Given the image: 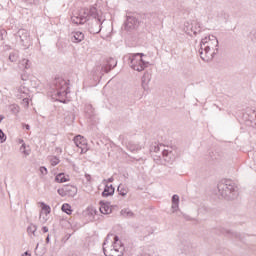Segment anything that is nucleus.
<instances>
[{
	"label": "nucleus",
	"mask_w": 256,
	"mask_h": 256,
	"mask_svg": "<svg viewBox=\"0 0 256 256\" xmlns=\"http://www.w3.org/2000/svg\"><path fill=\"white\" fill-rule=\"evenodd\" d=\"M202 61H213L215 55L219 53V40L214 35L202 38L198 51Z\"/></svg>",
	"instance_id": "obj_1"
},
{
	"label": "nucleus",
	"mask_w": 256,
	"mask_h": 256,
	"mask_svg": "<svg viewBox=\"0 0 256 256\" xmlns=\"http://www.w3.org/2000/svg\"><path fill=\"white\" fill-rule=\"evenodd\" d=\"M52 93L55 97H58L57 101L60 103H68L69 100L65 99L69 95V83L61 78H55L51 85Z\"/></svg>",
	"instance_id": "obj_2"
},
{
	"label": "nucleus",
	"mask_w": 256,
	"mask_h": 256,
	"mask_svg": "<svg viewBox=\"0 0 256 256\" xmlns=\"http://www.w3.org/2000/svg\"><path fill=\"white\" fill-rule=\"evenodd\" d=\"M218 192L226 201H233L239 196L237 186L232 180H222L218 183Z\"/></svg>",
	"instance_id": "obj_3"
},
{
	"label": "nucleus",
	"mask_w": 256,
	"mask_h": 256,
	"mask_svg": "<svg viewBox=\"0 0 256 256\" xmlns=\"http://www.w3.org/2000/svg\"><path fill=\"white\" fill-rule=\"evenodd\" d=\"M111 235L108 234L103 242V253L105 256H123V251H125V247L123 246V242L119 240V236L115 235L114 240L111 246L107 247L109 243V239Z\"/></svg>",
	"instance_id": "obj_4"
},
{
	"label": "nucleus",
	"mask_w": 256,
	"mask_h": 256,
	"mask_svg": "<svg viewBox=\"0 0 256 256\" xmlns=\"http://www.w3.org/2000/svg\"><path fill=\"white\" fill-rule=\"evenodd\" d=\"M143 57H145L144 53L130 54L128 57L129 67H131V69L134 71H138V73L145 71V69L149 67V62L143 60Z\"/></svg>",
	"instance_id": "obj_5"
},
{
	"label": "nucleus",
	"mask_w": 256,
	"mask_h": 256,
	"mask_svg": "<svg viewBox=\"0 0 256 256\" xmlns=\"http://www.w3.org/2000/svg\"><path fill=\"white\" fill-rule=\"evenodd\" d=\"M16 37H19L20 44L24 49H29L31 45H33V40H31V36L29 35V31L25 29L18 30Z\"/></svg>",
	"instance_id": "obj_6"
},
{
	"label": "nucleus",
	"mask_w": 256,
	"mask_h": 256,
	"mask_svg": "<svg viewBox=\"0 0 256 256\" xmlns=\"http://www.w3.org/2000/svg\"><path fill=\"white\" fill-rule=\"evenodd\" d=\"M136 27H139V20L135 16H127L124 22L125 31H133Z\"/></svg>",
	"instance_id": "obj_7"
},
{
	"label": "nucleus",
	"mask_w": 256,
	"mask_h": 256,
	"mask_svg": "<svg viewBox=\"0 0 256 256\" xmlns=\"http://www.w3.org/2000/svg\"><path fill=\"white\" fill-rule=\"evenodd\" d=\"M103 25V22L101 21V18H98L97 20H94L90 24H88V31L92 35H97V33H101V26Z\"/></svg>",
	"instance_id": "obj_8"
},
{
	"label": "nucleus",
	"mask_w": 256,
	"mask_h": 256,
	"mask_svg": "<svg viewBox=\"0 0 256 256\" xmlns=\"http://www.w3.org/2000/svg\"><path fill=\"white\" fill-rule=\"evenodd\" d=\"M73 141L76 147L81 149V153H86L87 151H89V149L87 148V140L85 139V137L77 135L76 137H74Z\"/></svg>",
	"instance_id": "obj_9"
},
{
	"label": "nucleus",
	"mask_w": 256,
	"mask_h": 256,
	"mask_svg": "<svg viewBox=\"0 0 256 256\" xmlns=\"http://www.w3.org/2000/svg\"><path fill=\"white\" fill-rule=\"evenodd\" d=\"M115 67H117V61L115 60V58L110 57L107 59L106 65L102 66L101 71H103L104 73H109L110 71H113Z\"/></svg>",
	"instance_id": "obj_10"
},
{
	"label": "nucleus",
	"mask_w": 256,
	"mask_h": 256,
	"mask_svg": "<svg viewBox=\"0 0 256 256\" xmlns=\"http://www.w3.org/2000/svg\"><path fill=\"white\" fill-rule=\"evenodd\" d=\"M151 79H152L151 70L144 72L142 79H141L142 88L144 89V91H147L149 89V83H151Z\"/></svg>",
	"instance_id": "obj_11"
},
{
	"label": "nucleus",
	"mask_w": 256,
	"mask_h": 256,
	"mask_svg": "<svg viewBox=\"0 0 256 256\" xmlns=\"http://www.w3.org/2000/svg\"><path fill=\"white\" fill-rule=\"evenodd\" d=\"M162 157L166 163H173L175 161L176 156L173 153V150L164 149L162 150Z\"/></svg>",
	"instance_id": "obj_12"
},
{
	"label": "nucleus",
	"mask_w": 256,
	"mask_h": 256,
	"mask_svg": "<svg viewBox=\"0 0 256 256\" xmlns=\"http://www.w3.org/2000/svg\"><path fill=\"white\" fill-rule=\"evenodd\" d=\"M100 213L103 215H110V213H113V209H111L109 202L100 201Z\"/></svg>",
	"instance_id": "obj_13"
},
{
	"label": "nucleus",
	"mask_w": 256,
	"mask_h": 256,
	"mask_svg": "<svg viewBox=\"0 0 256 256\" xmlns=\"http://www.w3.org/2000/svg\"><path fill=\"white\" fill-rule=\"evenodd\" d=\"M85 39V34L81 31L72 32L71 33V41L72 43H81Z\"/></svg>",
	"instance_id": "obj_14"
},
{
	"label": "nucleus",
	"mask_w": 256,
	"mask_h": 256,
	"mask_svg": "<svg viewBox=\"0 0 256 256\" xmlns=\"http://www.w3.org/2000/svg\"><path fill=\"white\" fill-rule=\"evenodd\" d=\"M113 195H115V187H113V185L105 184L102 197H113Z\"/></svg>",
	"instance_id": "obj_15"
},
{
	"label": "nucleus",
	"mask_w": 256,
	"mask_h": 256,
	"mask_svg": "<svg viewBox=\"0 0 256 256\" xmlns=\"http://www.w3.org/2000/svg\"><path fill=\"white\" fill-rule=\"evenodd\" d=\"M71 21L74 25H83L87 23L86 16H81L80 14H78V16H72Z\"/></svg>",
	"instance_id": "obj_16"
},
{
	"label": "nucleus",
	"mask_w": 256,
	"mask_h": 256,
	"mask_svg": "<svg viewBox=\"0 0 256 256\" xmlns=\"http://www.w3.org/2000/svg\"><path fill=\"white\" fill-rule=\"evenodd\" d=\"M222 235H226L227 237H231L232 239H241V234L237 232H233L231 230H227L225 228L221 229Z\"/></svg>",
	"instance_id": "obj_17"
},
{
	"label": "nucleus",
	"mask_w": 256,
	"mask_h": 256,
	"mask_svg": "<svg viewBox=\"0 0 256 256\" xmlns=\"http://www.w3.org/2000/svg\"><path fill=\"white\" fill-rule=\"evenodd\" d=\"M67 197H75L77 195V187L73 185H64Z\"/></svg>",
	"instance_id": "obj_18"
},
{
	"label": "nucleus",
	"mask_w": 256,
	"mask_h": 256,
	"mask_svg": "<svg viewBox=\"0 0 256 256\" xmlns=\"http://www.w3.org/2000/svg\"><path fill=\"white\" fill-rule=\"evenodd\" d=\"M179 201V195L174 194L171 199L173 213L179 211Z\"/></svg>",
	"instance_id": "obj_19"
},
{
	"label": "nucleus",
	"mask_w": 256,
	"mask_h": 256,
	"mask_svg": "<svg viewBox=\"0 0 256 256\" xmlns=\"http://www.w3.org/2000/svg\"><path fill=\"white\" fill-rule=\"evenodd\" d=\"M120 215L122 217H125V219H131L133 217H135V213H133V211H131V209L129 208H124L120 211Z\"/></svg>",
	"instance_id": "obj_20"
},
{
	"label": "nucleus",
	"mask_w": 256,
	"mask_h": 256,
	"mask_svg": "<svg viewBox=\"0 0 256 256\" xmlns=\"http://www.w3.org/2000/svg\"><path fill=\"white\" fill-rule=\"evenodd\" d=\"M69 181V176H65V173L61 172L55 176L56 183H67Z\"/></svg>",
	"instance_id": "obj_21"
},
{
	"label": "nucleus",
	"mask_w": 256,
	"mask_h": 256,
	"mask_svg": "<svg viewBox=\"0 0 256 256\" xmlns=\"http://www.w3.org/2000/svg\"><path fill=\"white\" fill-rule=\"evenodd\" d=\"M89 17H93L94 21H97V19H101L99 17V13L97 12V8L95 6H91L90 9H88Z\"/></svg>",
	"instance_id": "obj_22"
},
{
	"label": "nucleus",
	"mask_w": 256,
	"mask_h": 256,
	"mask_svg": "<svg viewBox=\"0 0 256 256\" xmlns=\"http://www.w3.org/2000/svg\"><path fill=\"white\" fill-rule=\"evenodd\" d=\"M18 93L17 94V97H29V88L25 87V86H21L19 89H18Z\"/></svg>",
	"instance_id": "obj_23"
},
{
	"label": "nucleus",
	"mask_w": 256,
	"mask_h": 256,
	"mask_svg": "<svg viewBox=\"0 0 256 256\" xmlns=\"http://www.w3.org/2000/svg\"><path fill=\"white\" fill-rule=\"evenodd\" d=\"M117 191L121 197H126L127 194L129 193V188H127L125 185L120 184L117 188Z\"/></svg>",
	"instance_id": "obj_24"
},
{
	"label": "nucleus",
	"mask_w": 256,
	"mask_h": 256,
	"mask_svg": "<svg viewBox=\"0 0 256 256\" xmlns=\"http://www.w3.org/2000/svg\"><path fill=\"white\" fill-rule=\"evenodd\" d=\"M19 68L20 69H30L31 68V61H29V59H22L19 62Z\"/></svg>",
	"instance_id": "obj_25"
},
{
	"label": "nucleus",
	"mask_w": 256,
	"mask_h": 256,
	"mask_svg": "<svg viewBox=\"0 0 256 256\" xmlns=\"http://www.w3.org/2000/svg\"><path fill=\"white\" fill-rule=\"evenodd\" d=\"M84 111H85L87 117H93V115H95V110L93 109V105H91V104H86Z\"/></svg>",
	"instance_id": "obj_26"
},
{
	"label": "nucleus",
	"mask_w": 256,
	"mask_h": 256,
	"mask_svg": "<svg viewBox=\"0 0 256 256\" xmlns=\"http://www.w3.org/2000/svg\"><path fill=\"white\" fill-rule=\"evenodd\" d=\"M28 235H33V237H37V225L31 223L30 226L27 227Z\"/></svg>",
	"instance_id": "obj_27"
},
{
	"label": "nucleus",
	"mask_w": 256,
	"mask_h": 256,
	"mask_svg": "<svg viewBox=\"0 0 256 256\" xmlns=\"http://www.w3.org/2000/svg\"><path fill=\"white\" fill-rule=\"evenodd\" d=\"M127 149H129V151L133 153L134 151H141V146L138 144H133L132 142H129L127 145Z\"/></svg>",
	"instance_id": "obj_28"
},
{
	"label": "nucleus",
	"mask_w": 256,
	"mask_h": 256,
	"mask_svg": "<svg viewBox=\"0 0 256 256\" xmlns=\"http://www.w3.org/2000/svg\"><path fill=\"white\" fill-rule=\"evenodd\" d=\"M63 213H66L67 215H71L73 213V210L71 209V205L65 203L61 207Z\"/></svg>",
	"instance_id": "obj_29"
},
{
	"label": "nucleus",
	"mask_w": 256,
	"mask_h": 256,
	"mask_svg": "<svg viewBox=\"0 0 256 256\" xmlns=\"http://www.w3.org/2000/svg\"><path fill=\"white\" fill-rule=\"evenodd\" d=\"M9 109L11 113H13V115H17L21 111V108L17 104H11L9 106Z\"/></svg>",
	"instance_id": "obj_30"
},
{
	"label": "nucleus",
	"mask_w": 256,
	"mask_h": 256,
	"mask_svg": "<svg viewBox=\"0 0 256 256\" xmlns=\"http://www.w3.org/2000/svg\"><path fill=\"white\" fill-rule=\"evenodd\" d=\"M5 37H7V31L0 30V47H3V45H5Z\"/></svg>",
	"instance_id": "obj_31"
},
{
	"label": "nucleus",
	"mask_w": 256,
	"mask_h": 256,
	"mask_svg": "<svg viewBox=\"0 0 256 256\" xmlns=\"http://www.w3.org/2000/svg\"><path fill=\"white\" fill-rule=\"evenodd\" d=\"M17 59H19V54L17 52H11L9 55V61H11V63H15Z\"/></svg>",
	"instance_id": "obj_32"
},
{
	"label": "nucleus",
	"mask_w": 256,
	"mask_h": 256,
	"mask_svg": "<svg viewBox=\"0 0 256 256\" xmlns=\"http://www.w3.org/2000/svg\"><path fill=\"white\" fill-rule=\"evenodd\" d=\"M18 99H22V105H24V107H29V96H19Z\"/></svg>",
	"instance_id": "obj_33"
},
{
	"label": "nucleus",
	"mask_w": 256,
	"mask_h": 256,
	"mask_svg": "<svg viewBox=\"0 0 256 256\" xmlns=\"http://www.w3.org/2000/svg\"><path fill=\"white\" fill-rule=\"evenodd\" d=\"M41 205L45 215H49V213H51V206L45 204L44 202H42Z\"/></svg>",
	"instance_id": "obj_34"
},
{
	"label": "nucleus",
	"mask_w": 256,
	"mask_h": 256,
	"mask_svg": "<svg viewBox=\"0 0 256 256\" xmlns=\"http://www.w3.org/2000/svg\"><path fill=\"white\" fill-rule=\"evenodd\" d=\"M58 195H60V197H67V190L65 188V186L63 188H59L57 190Z\"/></svg>",
	"instance_id": "obj_35"
},
{
	"label": "nucleus",
	"mask_w": 256,
	"mask_h": 256,
	"mask_svg": "<svg viewBox=\"0 0 256 256\" xmlns=\"http://www.w3.org/2000/svg\"><path fill=\"white\" fill-rule=\"evenodd\" d=\"M189 25H193L192 23H189V22H185L184 23V30H185V33H187V35H191V27H189Z\"/></svg>",
	"instance_id": "obj_36"
},
{
	"label": "nucleus",
	"mask_w": 256,
	"mask_h": 256,
	"mask_svg": "<svg viewBox=\"0 0 256 256\" xmlns=\"http://www.w3.org/2000/svg\"><path fill=\"white\" fill-rule=\"evenodd\" d=\"M209 156L211 157L212 161L219 159V153L217 151L210 152Z\"/></svg>",
	"instance_id": "obj_37"
},
{
	"label": "nucleus",
	"mask_w": 256,
	"mask_h": 256,
	"mask_svg": "<svg viewBox=\"0 0 256 256\" xmlns=\"http://www.w3.org/2000/svg\"><path fill=\"white\" fill-rule=\"evenodd\" d=\"M7 141V135L0 129V143H5Z\"/></svg>",
	"instance_id": "obj_38"
},
{
	"label": "nucleus",
	"mask_w": 256,
	"mask_h": 256,
	"mask_svg": "<svg viewBox=\"0 0 256 256\" xmlns=\"http://www.w3.org/2000/svg\"><path fill=\"white\" fill-rule=\"evenodd\" d=\"M50 163H51L52 167L59 165V158H57V156H54L53 158L50 159Z\"/></svg>",
	"instance_id": "obj_39"
},
{
	"label": "nucleus",
	"mask_w": 256,
	"mask_h": 256,
	"mask_svg": "<svg viewBox=\"0 0 256 256\" xmlns=\"http://www.w3.org/2000/svg\"><path fill=\"white\" fill-rule=\"evenodd\" d=\"M80 17H86V22L89 21V9H84Z\"/></svg>",
	"instance_id": "obj_40"
},
{
	"label": "nucleus",
	"mask_w": 256,
	"mask_h": 256,
	"mask_svg": "<svg viewBox=\"0 0 256 256\" xmlns=\"http://www.w3.org/2000/svg\"><path fill=\"white\" fill-rule=\"evenodd\" d=\"M188 27H190V35L191 33L197 35V27H193V24H188Z\"/></svg>",
	"instance_id": "obj_41"
},
{
	"label": "nucleus",
	"mask_w": 256,
	"mask_h": 256,
	"mask_svg": "<svg viewBox=\"0 0 256 256\" xmlns=\"http://www.w3.org/2000/svg\"><path fill=\"white\" fill-rule=\"evenodd\" d=\"M151 151H154V153H159V151H161V147H159V145L152 146Z\"/></svg>",
	"instance_id": "obj_42"
},
{
	"label": "nucleus",
	"mask_w": 256,
	"mask_h": 256,
	"mask_svg": "<svg viewBox=\"0 0 256 256\" xmlns=\"http://www.w3.org/2000/svg\"><path fill=\"white\" fill-rule=\"evenodd\" d=\"M115 181V178H113V177H110V178H108V179H104L103 181H102V183H113Z\"/></svg>",
	"instance_id": "obj_43"
},
{
	"label": "nucleus",
	"mask_w": 256,
	"mask_h": 256,
	"mask_svg": "<svg viewBox=\"0 0 256 256\" xmlns=\"http://www.w3.org/2000/svg\"><path fill=\"white\" fill-rule=\"evenodd\" d=\"M30 5H39V0H26Z\"/></svg>",
	"instance_id": "obj_44"
},
{
	"label": "nucleus",
	"mask_w": 256,
	"mask_h": 256,
	"mask_svg": "<svg viewBox=\"0 0 256 256\" xmlns=\"http://www.w3.org/2000/svg\"><path fill=\"white\" fill-rule=\"evenodd\" d=\"M40 173H42L43 175H47V167H45V166H42V167H40Z\"/></svg>",
	"instance_id": "obj_45"
},
{
	"label": "nucleus",
	"mask_w": 256,
	"mask_h": 256,
	"mask_svg": "<svg viewBox=\"0 0 256 256\" xmlns=\"http://www.w3.org/2000/svg\"><path fill=\"white\" fill-rule=\"evenodd\" d=\"M22 81H29V75L27 74H21Z\"/></svg>",
	"instance_id": "obj_46"
},
{
	"label": "nucleus",
	"mask_w": 256,
	"mask_h": 256,
	"mask_svg": "<svg viewBox=\"0 0 256 256\" xmlns=\"http://www.w3.org/2000/svg\"><path fill=\"white\" fill-rule=\"evenodd\" d=\"M42 231L43 233H49V228H47V226H43Z\"/></svg>",
	"instance_id": "obj_47"
},
{
	"label": "nucleus",
	"mask_w": 256,
	"mask_h": 256,
	"mask_svg": "<svg viewBox=\"0 0 256 256\" xmlns=\"http://www.w3.org/2000/svg\"><path fill=\"white\" fill-rule=\"evenodd\" d=\"M85 179L90 183L91 175L90 174H85Z\"/></svg>",
	"instance_id": "obj_48"
},
{
	"label": "nucleus",
	"mask_w": 256,
	"mask_h": 256,
	"mask_svg": "<svg viewBox=\"0 0 256 256\" xmlns=\"http://www.w3.org/2000/svg\"><path fill=\"white\" fill-rule=\"evenodd\" d=\"M24 155H29L30 151L26 149L21 150Z\"/></svg>",
	"instance_id": "obj_49"
},
{
	"label": "nucleus",
	"mask_w": 256,
	"mask_h": 256,
	"mask_svg": "<svg viewBox=\"0 0 256 256\" xmlns=\"http://www.w3.org/2000/svg\"><path fill=\"white\" fill-rule=\"evenodd\" d=\"M25 149H27V146L25 144H22L20 147V151H24Z\"/></svg>",
	"instance_id": "obj_50"
},
{
	"label": "nucleus",
	"mask_w": 256,
	"mask_h": 256,
	"mask_svg": "<svg viewBox=\"0 0 256 256\" xmlns=\"http://www.w3.org/2000/svg\"><path fill=\"white\" fill-rule=\"evenodd\" d=\"M46 243H47V244L51 243V238L49 237V234H48L47 237H46Z\"/></svg>",
	"instance_id": "obj_51"
},
{
	"label": "nucleus",
	"mask_w": 256,
	"mask_h": 256,
	"mask_svg": "<svg viewBox=\"0 0 256 256\" xmlns=\"http://www.w3.org/2000/svg\"><path fill=\"white\" fill-rule=\"evenodd\" d=\"M24 127L27 131H29V129H31V126H29V124H24Z\"/></svg>",
	"instance_id": "obj_52"
},
{
	"label": "nucleus",
	"mask_w": 256,
	"mask_h": 256,
	"mask_svg": "<svg viewBox=\"0 0 256 256\" xmlns=\"http://www.w3.org/2000/svg\"><path fill=\"white\" fill-rule=\"evenodd\" d=\"M22 256H31V253H29V252H24L23 254H22Z\"/></svg>",
	"instance_id": "obj_53"
},
{
	"label": "nucleus",
	"mask_w": 256,
	"mask_h": 256,
	"mask_svg": "<svg viewBox=\"0 0 256 256\" xmlns=\"http://www.w3.org/2000/svg\"><path fill=\"white\" fill-rule=\"evenodd\" d=\"M138 256H151V255L148 254V253H141V254H139Z\"/></svg>",
	"instance_id": "obj_54"
},
{
	"label": "nucleus",
	"mask_w": 256,
	"mask_h": 256,
	"mask_svg": "<svg viewBox=\"0 0 256 256\" xmlns=\"http://www.w3.org/2000/svg\"><path fill=\"white\" fill-rule=\"evenodd\" d=\"M4 119H5V116L0 115V123H1V121H3Z\"/></svg>",
	"instance_id": "obj_55"
},
{
	"label": "nucleus",
	"mask_w": 256,
	"mask_h": 256,
	"mask_svg": "<svg viewBox=\"0 0 256 256\" xmlns=\"http://www.w3.org/2000/svg\"><path fill=\"white\" fill-rule=\"evenodd\" d=\"M40 221H42V223H45V221H47V219L43 218V220L41 219V214H40Z\"/></svg>",
	"instance_id": "obj_56"
},
{
	"label": "nucleus",
	"mask_w": 256,
	"mask_h": 256,
	"mask_svg": "<svg viewBox=\"0 0 256 256\" xmlns=\"http://www.w3.org/2000/svg\"><path fill=\"white\" fill-rule=\"evenodd\" d=\"M39 248V244H36V249H38Z\"/></svg>",
	"instance_id": "obj_57"
},
{
	"label": "nucleus",
	"mask_w": 256,
	"mask_h": 256,
	"mask_svg": "<svg viewBox=\"0 0 256 256\" xmlns=\"http://www.w3.org/2000/svg\"><path fill=\"white\" fill-rule=\"evenodd\" d=\"M117 249H119V244H117Z\"/></svg>",
	"instance_id": "obj_58"
}]
</instances>
